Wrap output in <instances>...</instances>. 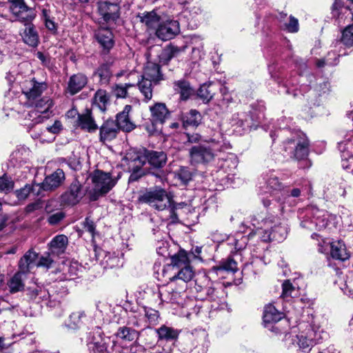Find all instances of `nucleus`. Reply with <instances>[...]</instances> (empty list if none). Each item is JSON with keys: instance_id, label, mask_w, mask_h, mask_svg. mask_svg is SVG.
Returning <instances> with one entry per match:
<instances>
[{"instance_id": "obj_51", "label": "nucleus", "mask_w": 353, "mask_h": 353, "mask_svg": "<svg viewBox=\"0 0 353 353\" xmlns=\"http://www.w3.org/2000/svg\"><path fill=\"white\" fill-rule=\"evenodd\" d=\"M330 254L332 258L341 261H345L350 257L345 245L340 242H335L331 245Z\"/></svg>"}, {"instance_id": "obj_16", "label": "nucleus", "mask_w": 353, "mask_h": 353, "mask_svg": "<svg viewBox=\"0 0 353 353\" xmlns=\"http://www.w3.org/2000/svg\"><path fill=\"white\" fill-rule=\"evenodd\" d=\"M10 9L17 19L25 26L32 25L31 21L36 16L35 11L28 8L23 0H12Z\"/></svg>"}, {"instance_id": "obj_44", "label": "nucleus", "mask_w": 353, "mask_h": 353, "mask_svg": "<svg viewBox=\"0 0 353 353\" xmlns=\"http://www.w3.org/2000/svg\"><path fill=\"white\" fill-rule=\"evenodd\" d=\"M21 37L24 43L30 47H37L39 43V37L33 24L26 26Z\"/></svg>"}, {"instance_id": "obj_55", "label": "nucleus", "mask_w": 353, "mask_h": 353, "mask_svg": "<svg viewBox=\"0 0 353 353\" xmlns=\"http://www.w3.org/2000/svg\"><path fill=\"white\" fill-rule=\"evenodd\" d=\"M143 312L145 313V321L148 324V327L158 323L159 319V311L151 307H143Z\"/></svg>"}, {"instance_id": "obj_12", "label": "nucleus", "mask_w": 353, "mask_h": 353, "mask_svg": "<svg viewBox=\"0 0 353 353\" xmlns=\"http://www.w3.org/2000/svg\"><path fill=\"white\" fill-rule=\"evenodd\" d=\"M48 85L45 81L39 82L35 78L26 79L21 83L22 94L26 97L27 102L32 104L39 99L47 89Z\"/></svg>"}, {"instance_id": "obj_63", "label": "nucleus", "mask_w": 353, "mask_h": 353, "mask_svg": "<svg viewBox=\"0 0 353 353\" xmlns=\"http://www.w3.org/2000/svg\"><path fill=\"white\" fill-rule=\"evenodd\" d=\"M281 297L288 299L293 296L294 292L296 291L295 288L292 285L289 280L285 281L282 285Z\"/></svg>"}, {"instance_id": "obj_61", "label": "nucleus", "mask_w": 353, "mask_h": 353, "mask_svg": "<svg viewBox=\"0 0 353 353\" xmlns=\"http://www.w3.org/2000/svg\"><path fill=\"white\" fill-rule=\"evenodd\" d=\"M341 41L346 46H353V23L348 26L342 32Z\"/></svg>"}, {"instance_id": "obj_50", "label": "nucleus", "mask_w": 353, "mask_h": 353, "mask_svg": "<svg viewBox=\"0 0 353 353\" xmlns=\"http://www.w3.org/2000/svg\"><path fill=\"white\" fill-rule=\"evenodd\" d=\"M154 85H155L154 81L143 77L137 83L139 90L144 97L143 101L146 103L152 98V88Z\"/></svg>"}, {"instance_id": "obj_42", "label": "nucleus", "mask_w": 353, "mask_h": 353, "mask_svg": "<svg viewBox=\"0 0 353 353\" xmlns=\"http://www.w3.org/2000/svg\"><path fill=\"white\" fill-rule=\"evenodd\" d=\"M283 317V314L279 312L272 304H268L264 307L263 319L265 325L276 323Z\"/></svg>"}, {"instance_id": "obj_64", "label": "nucleus", "mask_w": 353, "mask_h": 353, "mask_svg": "<svg viewBox=\"0 0 353 353\" xmlns=\"http://www.w3.org/2000/svg\"><path fill=\"white\" fill-rule=\"evenodd\" d=\"M179 179L183 184H187L192 179L193 174L187 167H181L178 172Z\"/></svg>"}, {"instance_id": "obj_28", "label": "nucleus", "mask_w": 353, "mask_h": 353, "mask_svg": "<svg viewBox=\"0 0 353 353\" xmlns=\"http://www.w3.org/2000/svg\"><path fill=\"white\" fill-rule=\"evenodd\" d=\"M119 131L116 121L113 119H108L103 122L99 128V140L104 143L110 141L117 137Z\"/></svg>"}, {"instance_id": "obj_5", "label": "nucleus", "mask_w": 353, "mask_h": 353, "mask_svg": "<svg viewBox=\"0 0 353 353\" xmlns=\"http://www.w3.org/2000/svg\"><path fill=\"white\" fill-rule=\"evenodd\" d=\"M268 70L271 78L274 79L281 88L282 90H279V92L281 93L292 95L294 98H298L301 95H304L303 92L309 90L307 85H302L301 89L296 88L298 83L296 77H292L290 79L283 78L282 75V67L280 63L274 61L271 64L268 65Z\"/></svg>"}, {"instance_id": "obj_58", "label": "nucleus", "mask_w": 353, "mask_h": 353, "mask_svg": "<svg viewBox=\"0 0 353 353\" xmlns=\"http://www.w3.org/2000/svg\"><path fill=\"white\" fill-rule=\"evenodd\" d=\"M172 350L171 343L166 344L163 341L158 340L157 345L151 348L150 353H171Z\"/></svg>"}, {"instance_id": "obj_29", "label": "nucleus", "mask_w": 353, "mask_h": 353, "mask_svg": "<svg viewBox=\"0 0 353 353\" xmlns=\"http://www.w3.org/2000/svg\"><path fill=\"white\" fill-rule=\"evenodd\" d=\"M185 46L179 47L174 43H170L163 48L159 54V62L162 65H166L174 57H177L185 50Z\"/></svg>"}, {"instance_id": "obj_10", "label": "nucleus", "mask_w": 353, "mask_h": 353, "mask_svg": "<svg viewBox=\"0 0 353 353\" xmlns=\"http://www.w3.org/2000/svg\"><path fill=\"white\" fill-rule=\"evenodd\" d=\"M91 179L94 184L93 193L90 196L92 201H96L99 196L107 194L117 183L110 173L99 170L92 174Z\"/></svg>"}, {"instance_id": "obj_33", "label": "nucleus", "mask_w": 353, "mask_h": 353, "mask_svg": "<svg viewBox=\"0 0 353 353\" xmlns=\"http://www.w3.org/2000/svg\"><path fill=\"white\" fill-rule=\"evenodd\" d=\"M30 150L24 146L16 148L10 156V163L13 167L20 168L29 161Z\"/></svg>"}, {"instance_id": "obj_25", "label": "nucleus", "mask_w": 353, "mask_h": 353, "mask_svg": "<svg viewBox=\"0 0 353 353\" xmlns=\"http://www.w3.org/2000/svg\"><path fill=\"white\" fill-rule=\"evenodd\" d=\"M88 82L87 76L83 73L72 74L67 83L65 92L73 96L82 90Z\"/></svg>"}, {"instance_id": "obj_23", "label": "nucleus", "mask_w": 353, "mask_h": 353, "mask_svg": "<svg viewBox=\"0 0 353 353\" xmlns=\"http://www.w3.org/2000/svg\"><path fill=\"white\" fill-rule=\"evenodd\" d=\"M332 14L336 18L339 25H341L343 17L345 20L353 19V1H351L349 5L344 6L341 0H335L332 6Z\"/></svg>"}, {"instance_id": "obj_32", "label": "nucleus", "mask_w": 353, "mask_h": 353, "mask_svg": "<svg viewBox=\"0 0 353 353\" xmlns=\"http://www.w3.org/2000/svg\"><path fill=\"white\" fill-rule=\"evenodd\" d=\"M145 319L143 307H137L136 310L132 307L128 314V324L141 330L148 327Z\"/></svg>"}, {"instance_id": "obj_53", "label": "nucleus", "mask_w": 353, "mask_h": 353, "mask_svg": "<svg viewBox=\"0 0 353 353\" xmlns=\"http://www.w3.org/2000/svg\"><path fill=\"white\" fill-rule=\"evenodd\" d=\"M174 89L175 92L181 95L183 100L188 99L192 93V90L189 82L185 80H179L174 83Z\"/></svg>"}, {"instance_id": "obj_56", "label": "nucleus", "mask_w": 353, "mask_h": 353, "mask_svg": "<svg viewBox=\"0 0 353 353\" xmlns=\"http://www.w3.org/2000/svg\"><path fill=\"white\" fill-rule=\"evenodd\" d=\"M117 336L127 341H133L137 336V332L128 327H120L117 332Z\"/></svg>"}, {"instance_id": "obj_62", "label": "nucleus", "mask_w": 353, "mask_h": 353, "mask_svg": "<svg viewBox=\"0 0 353 353\" xmlns=\"http://www.w3.org/2000/svg\"><path fill=\"white\" fill-rule=\"evenodd\" d=\"M34 186L26 184L24 187L15 191V195L19 201H24L34 191Z\"/></svg>"}, {"instance_id": "obj_27", "label": "nucleus", "mask_w": 353, "mask_h": 353, "mask_svg": "<svg viewBox=\"0 0 353 353\" xmlns=\"http://www.w3.org/2000/svg\"><path fill=\"white\" fill-rule=\"evenodd\" d=\"M137 18L139 19V21L145 26L147 31L155 32L161 21V17L156 10L139 13Z\"/></svg>"}, {"instance_id": "obj_11", "label": "nucleus", "mask_w": 353, "mask_h": 353, "mask_svg": "<svg viewBox=\"0 0 353 353\" xmlns=\"http://www.w3.org/2000/svg\"><path fill=\"white\" fill-rule=\"evenodd\" d=\"M132 159V162L139 161V165H143L146 163L154 168H163L167 161V155L163 152H159L154 150H149L143 149L137 153H134V157Z\"/></svg>"}, {"instance_id": "obj_46", "label": "nucleus", "mask_w": 353, "mask_h": 353, "mask_svg": "<svg viewBox=\"0 0 353 353\" xmlns=\"http://www.w3.org/2000/svg\"><path fill=\"white\" fill-rule=\"evenodd\" d=\"M237 270V263L230 257L220 261L219 265L212 268V271L216 274H219L221 272L234 273Z\"/></svg>"}, {"instance_id": "obj_3", "label": "nucleus", "mask_w": 353, "mask_h": 353, "mask_svg": "<svg viewBox=\"0 0 353 353\" xmlns=\"http://www.w3.org/2000/svg\"><path fill=\"white\" fill-rule=\"evenodd\" d=\"M252 223L261 235L262 241L267 242L284 240L288 234V229L279 222V219L274 215L263 216L262 214L254 215L252 217Z\"/></svg>"}, {"instance_id": "obj_4", "label": "nucleus", "mask_w": 353, "mask_h": 353, "mask_svg": "<svg viewBox=\"0 0 353 353\" xmlns=\"http://www.w3.org/2000/svg\"><path fill=\"white\" fill-rule=\"evenodd\" d=\"M301 225L310 231L326 229L334 219V216L327 212L315 206H307L299 212Z\"/></svg>"}, {"instance_id": "obj_2", "label": "nucleus", "mask_w": 353, "mask_h": 353, "mask_svg": "<svg viewBox=\"0 0 353 353\" xmlns=\"http://www.w3.org/2000/svg\"><path fill=\"white\" fill-rule=\"evenodd\" d=\"M231 148L223 134L218 139L212 138L206 144L197 145L190 149L189 154L192 164L207 163L217 155L218 152L225 151Z\"/></svg>"}, {"instance_id": "obj_19", "label": "nucleus", "mask_w": 353, "mask_h": 353, "mask_svg": "<svg viewBox=\"0 0 353 353\" xmlns=\"http://www.w3.org/2000/svg\"><path fill=\"white\" fill-rule=\"evenodd\" d=\"M149 110L152 127L155 130L157 125H162L170 117V112L164 103L157 102L149 107Z\"/></svg>"}, {"instance_id": "obj_35", "label": "nucleus", "mask_w": 353, "mask_h": 353, "mask_svg": "<svg viewBox=\"0 0 353 353\" xmlns=\"http://www.w3.org/2000/svg\"><path fill=\"white\" fill-rule=\"evenodd\" d=\"M37 258L38 254L32 249L28 250L19 261V271L24 274L28 273L32 268L37 266Z\"/></svg>"}, {"instance_id": "obj_59", "label": "nucleus", "mask_w": 353, "mask_h": 353, "mask_svg": "<svg viewBox=\"0 0 353 353\" xmlns=\"http://www.w3.org/2000/svg\"><path fill=\"white\" fill-rule=\"evenodd\" d=\"M283 30H287L289 32H296L299 30V21L298 19L290 15L288 21H284L281 25Z\"/></svg>"}, {"instance_id": "obj_41", "label": "nucleus", "mask_w": 353, "mask_h": 353, "mask_svg": "<svg viewBox=\"0 0 353 353\" xmlns=\"http://www.w3.org/2000/svg\"><path fill=\"white\" fill-rule=\"evenodd\" d=\"M181 120L184 128L189 126L198 127L201 123L202 116L198 110L192 109L182 114Z\"/></svg>"}, {"instance_id": "obj_60", "label": "nucleus", "mask_w": 353, "mask_h": 353, "mask_svg": "<svg viewBox=\"0 0 353 353\" xmlns=\"http://www.w3.org/2000/svg\"><path fill=\"white\" fill-rule=\"evenodd\" d=\"M198 96L204 101L209 102L214 96L212 88L210 85H203L198 90Z\"/></svg>"}, {"instance_id": "obj_52", "label": "nucleus", "mask_w": 353, "mask_h": 353, "mask_svg": "<svg viewBox=\"0 0 353 353\" xmlns=\"http://www.w3.org/2000/svg\"><path fill=\"white\" fill-rule=\"evenodd\" d=\"M110 98L106 90L99 89L94 94L93 98V105H95L102 112H104L106 110Z\"/></svg>"}, {"instance_id": "obj_24", "label": "nucleus", "mask_w": 353, "mask_h": 353, "mask_svg": "<svg viewBox=\"0 0 353 353\" xmlns=\"http://www.w3.org/2000/svg\"><path fill=\"white\" fill-rule=\"evenodd\" d=\"M95 39L101 48V53L107 54L114 46V35L108 28H101L95 33Z\"/></svg>"}, {"instance_id": "obj_34", "label": "nucleus", "mask_w": 353, "mask_h": 353, "mask_svg": "<svg viewBox=\"0 0 353 353\" xmlns=\"http://www.w3.org/2000/svg\"><path fill=\"white\" fill-rule=\"evenodd\" d=\"M132 110V106L126 105L123 111L117 114L114 120L119 130L125 132H130L135 128V125L130 121L129 113Z\"/></svg>"}, {"instance_id": "obj_38", "label": "nucleus", "mask_w": 353, "mask_h": 353, "mask_svg": "<svg viewBox=\"0 0 353 353\" xmlns=\"http://www.w3.org/2000/svg\"><path fill=\"white\" fill-rule=\"evenodd\" d=\"M68 244V239L65 235L55 236L48 244L50 253L57 256L64 253Z\"/></svg>"}, {"instance_id": "obj_22", "label": "nucleus", "mask_w": 353, "mask_h": 353, "mask_svg": "<svg viewBox=\"0 0 353 353\" xmlns=\"http://www.w3.org/2000/svg\"><path fill=\"white\" fill-rule=\"evenodd\" d=\"M330 92V83L321 81L315 87L310 90L307 101L310 105H319L323 99H325Z\"/></svg>"}, {"instance_id": "obj_13", "label": "nucleus", "mask_w": 353, "mask_h": 353, "mask_svg": "<svg viewBox=\"0 0 353 353\" xmlns=\"http://www.w3.org/2000/svg\"><path fill=\"white\" fill-rule=\"evenodd\" d=\"M29 106H34L35 110L30 112L28 114V119L32 120L35 119V123H39L43 121L44 119L49 117L48 110L52 106V101L48 97H43L40 99H37L31 104L30 102H27Z\"/></svg>"}, {"instance_id": "obj_8", "label": "nucleus", "mask_w": 353, "mask_h": 353, "mask_svg": "<svg viewBox=\"0 0 353 353\" xmlns=\"http://www.w3.org/2000/svg\"><path fill=\"white\" fill-rule=\"evenodd\" d=\"M208 333L203 330H194L188 334L180 343L183 353H206L209 347Z\"/></svg>"}, {"instance_id": "obj_39", "label": "nucleus", "mask_w": 353, "mask_h": 353, "mask_svg": "<svg viewBox=\"0 0 353 353\" xmlns=\"http://www.w3.org/2000/svg\"><path fill=\"white\" fill-rule=\"evenodd\" d=\"M163 76L159 64L153 62H148L141 77L154 81V84H157L163 79Z\"/></svg>"}, {"instance_id": "obj_49", "label": "nucleus", "mask_w": 353, "mask_h": 353, "mask_svg": "<svg viewBox=\"0 0 353 353\" xmlns=\"http://www.w3.org/2000/svg\"><path fill=\"white\" fill-rule=\"evenodd\" d=\"M23 274L22 272L18 271L8 281L7 285L10 293L14 294L24 289Z\"/></svg>"}, {"instance_id": "obj_21", "label": "nucleus", "mask_w": 353, "mask_h": 353, "mask_svg": "<svg viewBox=\"0 0 353 353\" xmlns=\"http://www.w3.org/2000/svg\"><path fill=\"white\" fill-rule=\"evenodd\" d=\"M254 119L249 112H238L234 114L230 120V123L235 127L234 130L239 132L251 129L254 125Z\"/></svg>"}, {"instance_id": "obj_26", "label": "nucleus", "mask_w": 353, "mask_h": 353, "mask_svg": "<svg viewBox=\"0 0 353 353\" xmlns=\"http://www.w3.org/2000/svg\"><path fill=\"white\" fill-rule=\"evenodd\" d=\"M115 59L110 58L101 63L94 72L93 76L98 77L99 83L101 85H107L109 84L112 77L111 67L114 64Z\"/></svg>"}, {"instance_id": "obj_15", "label": "nucleus", "mask_w": 353, "mask_h": 353, "mask_svg": "<svg viewBox=\"0 0 353 353\" xmlns=\"http://www.w3.org/2000/svg\"><path fill=\"white\" fill-rule=\"evenodd\" d=\"M89 349L91 353H110L109 345L113 343L108 337H103L99 327L89 333Z\"/></svg>"}, {"instance_id": "obj_43", "label": "nucleus", "mask_w": 353, "mask_h": 353, "mask_svg": "<svg viewBox=\"0 0 353 353\" xmlns=\"http://www.w3.org/2000/svg\"><path fill=\"white\" fill-rule=\"evenodd\" d=\"M48 291L45 288L34 285L28 287L25 290V295L28 301L39 303L40 301H44L45 296L48 295Z\"/></svg>"}, {"instance_id": "obj_7", "label": "nucleus", "mask_w": 353, "mask_h": 353, "mask_svg": "<svg viewBox=\"0 0 353 353\" xmlns=\"http://www.w3.org/2000/svg\"><path fill=\"white\" fill-rule=\"evenodd\" d=\"M194 288L197 298L219 303L223 299L224 291L221 286L216 287L205 274H199L195 279Z\"/></svg>"}, {"instance_id": "obj_37", "label": "nucleus", "mask_w": 353, "mask_h": 353, "mask_svg": "<svg viewBox=\"0 0 353 353\" xmlns=\"http://www.w3.org/2000/svg\"><path fill=\"white\" fill-rule=\"evenodd\" d=\"M347 184L344 181L333 182L330 183L325 189L324 194L329 199H338L345 196Z\"/></svg>"}, {"instance_id": "obj_6", "label": "nucleus", "mask_w": 353, "mask_h": 353, "mask_svg": "<svg viewBox=\"0 0 353 353\" xmlns=\"http://www.w3.org/2000/svg\"><path fill=\"white\" fill-rule=\"evenodd\" d=\"M168 272L170 277L181 279L184 281H191L194 276V272L190 265L188 254L181 250L171 257V263L168 265Z\"/></svg>"}, {"instance_id": "obj_17", "label": "nucleus", "mask_w": 353, "mask_h": 353, "mask_svg": "<svg viewBox=\"0 0 353 353\" xmlns=\"http://www.w3.org/2000/svg\"><path fill=\"white\" fill-rule=\"evenodd\" d=\"M180 32L179 23L176 20L161 21L155 34L158 38L166 41L174 38Z\"/></svg>"}, {"instance_id": "obj_18", "label": "nucleus", "mask_w": 353, "mask_h": 353, "mask_svg": "<svg viewBox=\"0 0 353 353\" xmlns=\"http://www.w3.org/2000/svg\"><path fill=\"white\" fill-rule=\"evenodd\" d=\"M83 195L81 184L77 180H74L61 194V201L64 205H74L80 201Z\"/></svg>"}, {"instance_id": "obj_9", "label": "nucleus", "mask_w": 353, "mask_h": 353, "mask_svg": "<svg viewBox=\"0 0 353 353\" xmlns=\"http://www.w3.org/2000/svg\"><path fill=\"white\" fill-rule=\"evenodd\" d=\"M168 279L170 281V284L161 288L158 287L155 294L162 302L179 303L181 294L188 288L189 281L178 279L175 280V278L170 276Z\"/></svg>"}, {"instance_id": "obj_20", "label": "nucleus", "mask_w": 353, "mask_h": 353, "mask_svg": "<svg viewBox=\"0 0 353 353\" xmlns=\"http://www.w3.org/2000/svg\"><path fill=\"white\" fill-rule=\"evenodd\" d=\"M98 12L104 21L112 23L120 17V7L117 3L100 1L98 3Z\"/></svg>"}, {"instance_id": "obj_14", "label": "nucleus", "mask_w": 353, "mask_h": 353, "mask_svg": "<svg viewBox=\"0 0 353 353\" xmlns=\"http://www.w3.org/2000/svg\"><path fill=\"white\" fill-rule=\"evenodd\" d=\"M284 144L285 151L293 149L295 147L294 156L299 161L304 160L308 155L309 141L305 137H301L296 134L292 138L286 140Z\"/></svg>"}, {"instance_id": "obj_40", "label": "nucleus", "mask_w": 353, "mask_h": 353, "mask_svg": "<svg viewBox=\"0 0 353 353\" xmlns=\"http://www.w3.org/2000/svg\"><path fill=\"white\" fill-rule=\"evenodd\" d=\"M307 339L312 342L314 345L320 343L325 338L327 337V333L321 330L319 327L313 325H307L305 329L302 330Z\"/></svg>"}, {"instance_id": "obj_57", "label": "nucleus", "mask_w": 353, "mask_h": 353, "mask_svg": "<svg viewBox=\"0 0 353 353\" xmlns=\"http://www.w3.org/2000/svg\"><path fill=\"white\" fill-rule=\"evenodd\" d=\"M14 188V181L7 174L0 177V192L8 193Z\"/></svg>"}, {"instance_id": "obj_30", "label": "nucleus", "mask_w": 353, "mask_h": 353, "mask_svg": "<svg viewBox=\"0 0 353 353\" xmlns=\"http://www.w3.org/2000/svg\"><path fill=\"white\" fill-rule=\"evenodd\" d=\"M77 125L81 130L90 133L95 132L99 128L92 111L89 109H86L84 112L78 114Z\"/></svg>"}, {"instance_id": "obj_45", "label": "nucleus", "mask_w": 353, "mask_h": 353, "mask_svg": "<svg viewBox=\"0 0 353 353\" xmlns=\"http://www.w3.org/2000/svg\"><path fill=\"white\" fill-rule=\"evenodd\" d=\"M57 288H58V285L54 284L50 286L49 288L46 289L48 291V295L45 296V301L48 300V305L50 307H55L61 303L63 297L66 294V290H62L61 292L57 293L54 294V292H57Z\"/></svg>"}, {"instance_id": "obj_31", "label": "nucleus", "mask_w": 353, "mask_h": 353, "mask_svg": "<svg viewBox=\"0 0 353 353\" xmlns=\"http://www.w3.org/2000/svg\"><path fill=\"white\" fill-rule=\"evenodd\" d=\"M64 180V172L61 169H57L51 174L46 176L43 182L41 183V188L46 191L53 190L59 187Z\"/></svg>"}, {"instance_id": "obj_54", "label": "nucleus", "mask_w": 353, "mask_h": 353, "mask_svg": "<svg viewBox=\"0 0 353 353\" xmlns=\"http://www.w3.org/2000/svg\"><path fill=\"white\" fill-rule=\"evenodd\" d=\"M294 343H296L299 349L304 352H309L312 350V347L314 346L312 342L307 339V336H305L302 331L296 336V339L294 340Z\"/></svg>"}, {"instance_id": "obj_36", "label": "nucleus", "mask_w": 353, "mask_h": 353, "mask_svg": "<svg viewBox=\"0 0 353 353\" xmlns=\"http://www.w3.org/2000/svg\"><path fill=\"white\" fill-rule=\"evenodd\" d=\"M158 334L159 341H163V343H172V347L174 348L175 341L178 339L179 331L170 327L162 325L156 330Z\"/></svg>"}, {"instance_id": "obj_1", "label": "nucleus", "mask_w": 353, "mask_h": 353, "mask_svg": "<svg viewBox=\"0 0 353 353\" xmlns=\"http://www.w3.org/2000/svg\"><path fill=\"white\" fill-rule=\"evenodd\" d=\"M140 203H146L158 210H165L168 212L166 216L172 223L178 221L176 210L182 205V203L174 204L166 191L160 187H154L147 189L141 193L138 197Z\"/></svg>"}, {"instance_id": "obj_48", "label": "nucleus", "mask_w": 353, "mask_h": 353, "mask_svg": "<svg viewBox=\"0 0 353 353\" xmlns=\"http://www.w3.org/2000/svg\"><path fill=\"white\" fill-rule=\"evenodd\" d=\"M134 157V154H128L125 159L129 160V168L132 170V173L130 175L129 177V182H134L138 181L141 176H143L145 174L144 170H142V167L143 165H139V161H137L135 163L134 161L132 162L131 158Z\"/></svg>"}, {"instance_id": "obj_47", "label": "nucleus", "mask_w": 353, "mask_h": 353, "mask_svg": "<svg viewBox=\"0 0 353 353\" xmlns=\"http://www.w3.org/2000/svg\"><path fill=\"white\" fill-rule=\"evenodd\" d=\"M86 319V314L84 311L79 310L73 312L69 316L65 325L72 330L79 329Z\"/></svg>"}]
</instances>
